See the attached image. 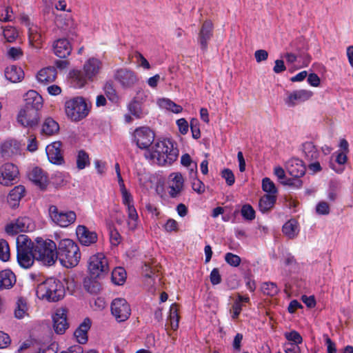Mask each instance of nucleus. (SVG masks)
Listing matches in <instances>:
<instances>
[{"mask_svg": "<svg viewBox=\"0 0 353 353\" xmlns=\"http://www.w3.org/2000/svg\"><path fill=\"white\" fill-rule=\"evenodd\" d=\"M10 257V247L5 239H0V259L3 261H8Z\"/></svg>", "mask_w": 353, "mask_h": 353, "instance_id": "43", "label": "nucleus"}, {"mask_svg": "<svg viewBox=\"0 0 353 353\" xmlns=\"http://www.w3.org/2000/svg\"><path fill=\"white\" fill-rule=\"evenodd\" d=\"M316 212L319 214H328L330 212V207L325 201L319 202L316 208Z\"/></svg>", "mask_w": 353, "mask_h": 353, "instance_id": "62", "label": "nucleus"}, {"mask_svg": "<svg viewBox=\"0 0 353 353\" xmlns=\"http://www.w3.org/2000/svg\"><path fill=\"white\" fill-rule=\"evenodd\" d=\"M241 213L243 217L246 220L252 221L255 218V211L249 204L243 205Z\"/></svg>", "mask_w": 353, "mask_h": 353, "instance_id": "49", "label": "nucleus"}, {"mask_svg": "<svg viewBox=\"0 0 353 353\" xmlns=\"http://www.w3.org/2000/svg\"><path fill=\"white\" fill-rule=\"evenodd\" d=\"M130 113L136 118L140 119L143 117V113L141 110V105L137 101H132L128 105Z\"/></svg>", "mask_w": 353, "mask_h": 353, "instance_id": "45", "label": "nucleus"}, {"mask_svg": "<svg viewBox=\"0 0 353 353\" xmlns=\"http://www.w3.org/2000/svg\"><path fill=\"white\" fill-rule=\"evenodd\" d=\"M114 78L125 88L132 87L139 80L136 73L127 68H120L116 70Z\"/></svg>", "mask_w": 353, "mask_h": 353, "instance_id": "11", "label": "nucleus"}, {"mask_svg": "<svg viewBox=\"0 0 353 353\" xmlns=\"http://www.w3.org/2000/svg\"><path fill=\"white\" fill-rule=\"evenodd\" d=\"M134 141L141 150L148 149L154 140V133L148 127H140L133 132Z\"/></svg>", "mask_w": 353, "mask_h": 353, "instance_id": "8", "label": "nucleus"}, {"mask_svg": "<svg viewBox=\"0 0 353 353\" xmlns=\"http://www.w3.org/2000/svg\"><path fill=\"white\" fill-rule=\"evenodd\" d=\"M221 176L225 179L226 183L231 186L234 183L235 177L232 171L228 168H225L221 172Z\"/></svg>", "mask_w": 353, "mask_h": 353, "instance_id": "54", "label": "nucleus"}, {"mask_svg": "<svg viewBox=\"0 0 353 353\" xmlns=\"http://www.w3.org/2000/svg\"><path fill=\"white\" fill-rule=\"evenodd\" d=\"M57 70L54 66H49L41 69L37 74V79L45 84L52 83L57 79Z\"/></svg>", "mask_w": 353, "mask_h": 353, "instance_id": "27", "label": "nucleus"}, {"mask_svg": "<svg viewBox=\"0 0 353 353\" xmlns=\"http://www.w3.org/2000/svg\"><path fill=\"white\" fill-rule=\"evenodd\" d=\"M338 184L336 182L331 181L329 185L328 199L334 201L337 198Z\"/></svg>", "mask_w": 353, "mask_h": 353, "instance_id": "61", "label": "nucleus"}, {"mask_svg": "<svg viewBox=\"0 0 353 353\" xmlns=\"http://www.w3.org/2000/svg\"><path fill=\"white\" fill-rule=\"evenodd\" d=\"M110 239L112 245L117 246L118 245L121 240V236L114 228H110Z\"/></svg>", "mask_w": 353, "mask_h": 353, "instance_id": "59", "label": "nucleus"}, {"mask_svg": "<svg viewBox=\"0 0 353 353\" xmlns=\"http://www.w3.org/2000/svg\"><path fill=\"white\" fill-rule=\"evenodd\" d=\"M83 287L91 294H97L101 290V284L92 277L84 279Z\"/></svg>", "mask_w": 353, "mask_h": 353, "instance_id": "33", "label": "nucleus"}, {"mask_svg": "<svg viewBox=\"0 0 353 353\" xmlns=\"http://www.w3.org/2000/svg\"><path fill=\"white\" fill-rule=\"evenodd\" d=\"M29 179L41 190L46 189L48 185V177L39 168H34L28 174Z\"/></svg>", "mask_w": 353, "mask_h": 353, "instance_id": "22", "label": "nucleus"}, {"mask_svg": "<svg viewBox=\"0 0 353 353\" xmlns=\"http://www.w3.org/2000/svg\"><path fill=\"white\" fill-rule=\"evenodd\" d=\"M161 106L172 111L174 113H179L183 110L181 105L176 104L170 99H163L161 101Z\"/></svg>", "mask_w": 353, "mask_h": 353, "instance_id": "46", "label": "nucleus"}, {"mask_svg": "<svg viewBox=\"0 0 353 353\" xmlns=\"http://www.w3.org/2000/svg\"><path fill=\"white\" fill-rule=\"evenodd\" d=\"M22 55L23 51L21 48L11 47L8 49V56L14 60L20 59Z\"/></svg>", "mask_w": 353, "mask_h": 353, "instance_id": "60", "label": "nucleus"}, {"mask_svg": "<svg viewBox=\"0 0 353 353\" xmlns=\"http://www.w3.org/2000/svg\"><path fill=\"white\" fill-rule=\"evenodd\" d=\"M212 36V23L210 21H205L200 30L199 41L203 50L208 48V41Z\"/></svg>", "mask_w": 353, "mask_h": 353, "instance_id": "25", "label": "nucleus"}, {"mask_svg": "<svg viewBox=\"0 0 353 353\" xmlns=\"http://www.w3.org/2000/svg\"><path fill=\"white\" fill-rule=\"evenodd\" d=\"M287 170L291 176L300 178L305 174L306 168L301 160L293 159L288 162Z\"/></svg>", "mask_w": 353, "mask_h": 353, "instance_id": "24", "label": "nucleus"}, {"mask_svg": "<svg viewBox=\"0 0 353 353\" xmlns=\"http://www.w3.org/2000/svg\"><path fill=\"white\" fill-rule=\"evenodd\" d=\"M16 283V276L10 270L0 272V290L11 288Z\"/></svg>", "mask_w": 353, "mask_h": 353, "instance_id": "28", "label": "nucleus"}, {"mask_svg": "<svg viewBox=\"0 0 353 353\" xmlns=\"http://www.w3.org/2000/svg\"><path fill=\"white\" fill-rule=\"evenodd\" d=\"M90 164L88 154L84 150H80L77 155V167L79 170H83L86 165Z\"/></svg>", "mask_w": 353, "mask_h": 353, "instance_id": "42", "label": "nucleus"}, {"mask_svg": "<svg viewBox=\"0 0 353 353\" xmlns=\"http://www.w3.org/2000/svg\"><path fill=\"white\" fill-rule=\"evenodd\" d=\"M62 143L55 141L46 147V154L49 161L57 165L64 163V159L62 153Z\"/></svg>", "mask_w": 353, "mask_h": 353, "instance_id": "14", "label": "nucleus"}, {"mask_svg": "<svg viewBox=\"0 0 353 353\" xmlns=\"http://www.w3.org/2000/svg\"><path fill=\"white\" fill-rule=\"evenodd\" d=\"M49 214L51 219L61 227H67L76 219V214L74 212H59L57 207L55 205L50 206Z\"/></svg>", "mask_w": 353, "mask_h": 353, "instance_id": "10", "label": "nucleus"}, {"mask_svg": "<svg viewBox=\"0 0 353 353\" xmlns=\"http://www.w3.org/2000/svg\"><path fill=\"white\" fill-rule=\"evenodd\" d=\"M25 102L26 103L23 108L34 109L38 112L43 106L42 97L34 90H29L26 93Z\"/></svg>", "mask_w": 353, "mask_h": 353, "instance_id": "20", "label": "nucleus"}, {"mask_svg": "<svg viewBox=\"0 0 353 353\" xmlns=\"http://www.w3.org/2000/svg\"><path fill=\"white\" fill-rule=\"evenodd\" d=\"M262 189L270 195H276L278 192L274 182L268 177L262 180Z\"/></svg>", "mask_w": 353, "mask_h": 353, "instance_id": "41", "label": "nucleus"}, {"mask_svg": "<svg viewBox=\"0 0 353 353\" xmlns=\"http://www.w3.org/2000/svg\"><path fill=\"white\" fill-rule=\"evenodd\" d=\"M3 34L6 41L12 43L18 37V32L13 27H7L3 30Z\"/></svg>", "mask_w": 353, "mask_h": 353, "instance_id": "50", "label": "nucleus"}, {"mask_svg": "<svg viewBox=\"0 0 353 353\" xmlns=\"http://www.w3.org/2000/svg\"><path fill=\"white\" fill-rule=\"evenodd\" d=\"M176 124L179 127V132L182 134H185L188 132L189 125L188 121L185 119L181 118L178 119L176 121Z\"/></svg>", "mask_w": 353, "mask_h": 353, "instance_id": "64", "label": "nucleus"}, {"mask_svg": "<svg viewBox=\"0 0 353 353\" xmlns=\"http://www.w3.org/2000/svg\"><path fill=\"white\" fill-rule=\"evenodd\" d=\"M39 112L34 109L22 108L18 114V121L26 127L37 125L39 121Z\"/></svg>", "mask_w": 353, "mask_h": 353, "instance_id": "13", "label": "nucleus"}, {"mask_svg": "<svg viewBox=\"0 0 353 353\" xmlns=\"http://www.w3.org/2000/svg\"><path fill=\"white\" fill-rule=\"evenodd\" d=\"M53 51L56 56L59 58H66L72 51V46L69 41L66 39H59L54 41Z\"/></svg>", "mask_w": 353, "mask_h": 353, "instance_id": "19", "label": "nucleus"}, {"mask_svg": "<svg viewBox=\"0 0 353 353\" xmlns=\"http://www.w3.org/2000/svg\"><path fill=\"white\" fill-rule=\"evenodd\" d=\"M26 192V189L23 185H19L15 186L12 190H10L8 196V201L14 207L17 205L18 202L23 197Z\"/></svg>", "mask_w": 353, "mask_h": 353, "instance_id": "32", "label": "nucleus"}, {"mask_svg": "<svg viewBox=\"0 0 353 353\" xmlns=\"http://www.w3.org/2000/svg\"><path fill=\"white\" fill-rule=\"evenodd\" d=\"M284 336L287 340L293 342V345L297 346L303 341V339L301 334L295 330L291 331L290 332H285Z\"/></svg>", "mask_w": 353, "mask_h": 353, "instance_id": "48", "label": "nucleus"}, {"mask_svg": "<svg viewBox=\"0 0 353 353\" xmlns=\"http://www.w3.org/2000/svg\"><path fill=\"white\" fill-rule=\"evenodd\" d=\"M303 151L305 157L309 161L316 159L319 157L318 150L314 143L311 141L305 142L303 144Z\"/></svg>", "mask_w": 353, "mask_h": 353, "instance_id": "37", "label": "nucleus"}, {"mask_svg": "<svg viewBox=\"0 0 353 353\" xmlns=\"http://www.w3.org/2000/svg\"><path fill=\"white\" fill-rule=\"evenodd\" d=\"M31 220L26 216L20 217L14 222H12L6 226V232L10 235H14L19 232L28 230L30 228Z\"/></svg>", "mask_w": 353, "mask_h": 353, "instance_id": "15", "label": "nucleus"}, {"mask_svg": "<svg viewBox=\"0 0 353 353\" xmlns=\"http://www.w3.org/2000/svg\"><path fill=\"white\" fill-rule=\"evenodd\" d=\"M18 168L12 163H5L0 169V183L5 186L12 185L19 175Z\"/></svg>", "mask_w": 353, "mask_h": 353, "instance_id": "12", "label": "nucleus"}, {"mask_svg": "<svg viewBox=\"0 0 353 353\" xmlns=\"http://www.w3.org/2000/svg\"><path fill=\"white\" fill-rule=\"evenodd\" d=\"M20 152V144L14 139L6 141L1 146V153L3 158L8 159Z\"/></svg>", "mask_w": 353, "mask_h": 353, "instance_id": "21", "label": "nucleus"}, {"mask_svg": "<svg viewBox=\"0 0 353 353\" xmlns=\"http://www.w3.org/2000/svg\"><path fill=\"white\" fill-rule=\"evenodd\" d=\"M210 278L212 285H217L221 282V276L218 268H214L212 270Z\"/></svg>", "mask_w": 353, "mask_h": 353, "instance_id": "63", "label": "nucleus"}, {"mask_svg": "<svg viewBox=\"0 0 353 353\" xmlns=\"http://www.w3.org/2000/svg\"><path fill=\"white\" fill-rule=\"evenodd\" d=\"M312 96V92L309 90H301L294 91L290 94L286 100V103L290 106H294L297 103L308 100Z\"/></svg>", "mask_w": 353, "mask_h": 353, "instance_id": "26", "label": "nucleus"}, {"mask_svg": "<svg viewBox=\"0 0 353 353\" xmlns=\"http://www.w3.org/2000/svg\"><path fill=\"white\" fill-rule=\"evenodd\" d=\"M281 183L284 185H288L293 188H299L302 186L303 182L299 178H286L284 181H281Z\"/></svg>", "mask_w": 353, "mask_h": 353, "instance_id": "55", "label": "nucleus"}, {"mask_svg": "<svg viewBox=\"0 0 353 353\" xmlns=\"http://www.w3.org/2000/svg\"><path fill=\"white\" fill-rule=\"evenodd\" d=\"M171 145H173V143L170 140L157 142L154 146L152 147L150 154L151 159L157 158L159 163H161V160L170 150Z\"/></svg>", "mask_w": 353, "mask_h": 353, "instance_id": "18", "label": "nucleus"}, {"mask_svg": "<svg viewBox=\"0 0 353 353\" xmlns=\"http://www.w3.org/2000/svg\"><path fill=\"white\" fill-rule=\"evenodd\" d=\"M91 321L89 318L84 319L74 332V336L79 344H85L88 342V332L91 327Z\"/></svg>", "mask_w": 353, "mask_h": 353, "instance_id": "23", "label": "nucleus"}, {"mask_svg": "<svg viewBox=\"0 0 353 353\" xmlns=\"http://www.w3.org/2000/svg\"><path fill=\"white\" fill-rule=\"evenodd\" d=\"M14 314V317L18 319H21L26 315H28V305L26 301L23 298H18L16 302Z\"/></svg>", "mask_w": 353, "mask_h": 353, "instance_id": "34", "label": "nucleus"}, {"mask_svg": "<svg viewBox=\"0 0 353 353\" xmlns=\"http://www.w3.org/2000/svg\"><path fill=\"white\" fill-rule=\"evenodd\" d=\"M179 156V150L177 148H174L173 145H170V150L165 156V157L162 159V161L165 163H168L169 165H171L174 161H175Z\"/></svg>", "mask_w": 353, "mask_h": 353, "instance_id": "47", "label": "nucleus"}, {"mask_svg": "<svg viewBox=\"0 0 353 353\" xmlns=\"http://www.w3.org/2000/svg\"><path fill=\"white\" fill-rule=\"evenodd\" d=\"M56 255V261L59 259L61 264L67 268L77 266L81 259L79 246L69 239L59 241Z\"/></svg>", "mask_w": 353, "mask_h": 353, "instance_id": "1", "label": "nucleus"}, {"mask_svg": "<svg viewBox=\"0 0 353 353\" xmlns=\"http://www.w3.org/2000/svg\"><path fill=\"white\" fill-rule=\"evenodd\" d=\"M112 281L118 285H123L126 279V272L122 267L115 268L111 274Z\"/></svg>", "mask_w": 353, "mask_h": 353, "instance_id": "35", "label": "nucleus"}, {"mask_svg": "<svg viewBox=\"0 0 353 353\" xmlns=\"http://www.w3.org/2000/svg\"><path fill=\"white\" fill-rule=\"evenodd\" d=\"M276 201V195L264 194L259 200V210L265 213L269 212L274 205Z\"/></svg>", "mask_w": 353, "mask_h": 353, "instance_id": "30", "label": "nucleus"}, {"mask_svg": "<svg viewBox=\"0 0 353 353\" xmlns=\"http://www.w3.org/2000/svg\"><path fill=\"white\" fill-rule=\"evenodd\" d=\"M281 183L284 185H288L293 188H299L302 186L303 182L299 178H286L284 181H281Z\"/></svg>", "mask_w": 353, "mask_h": 353, "instance_id": "56", "label": "nucleus"}, {"mask_svg": "<svg viewBox=\"0 0 353 353\" xmlns=\"http://www.w3.org/2000/svg\"><path fill=\"white\" fill-rule=\"evenodd\" d=\"M80 243L85 246H89L97 241V234L94 232L90 231L84 225H79L76 231Z\"/></svg>", "mask_w": 353, "mask_h": 353, "instance_id": "17", "label": "nucleus"}, {"mask_svg": "<svg viewBox=\"0 0 353 353\" xmlns=\"http://www.w3.org/2000/svg\"><path fill=\"white\" fill-rule=\"evenodd\" d=\"M296 54H297L298 58L302 59V65L303 67H307L311 61V57L307 52V50H303V49L297 48Z\"/></svg>", "mask_w": 353, "mask_h": 353, "instance_id": "52", "label": "nucleus"}, {"mask_svg": "<svg viewBox=\"0 0 353 353\" xmlns=\"http://www.w3.org/2000/svg\"><path fill=\"white\" fill-rule=\"evenodd\" d=\"M262 290L264 294L269 296H274L278 292L279 289L276 285L274 283H265L262 286Z\"/></svg>", "mask_w": 353, "mask_h": 353, "instance_id": "51", "label": "nucleus"}, {"mask_svg": "<svg viewBox=\"0 0 353 353\" xmlns=\"http://www.w3.org/2000/svg\"><path fill=\"white\" fill-rule=\"evenodd\" d=\"M6 78L12 83L21 81L24 78L23 70L16 65L7 67L5 70Z\"/></svg>", "mask_w": 353, "mask_h": 353, "instance_id": "29", "label": "nucleus"}, {"mask_svg": "<svg viewBox=\"0 0 353 353\" xmlns=\"http://www.w3.org/2000/svg\"><path fill=\"white\" fill-rule=\"evenodd\" d=\"M111 312L118 322H123L130 317L131 309L125 299L117 298L111 303Z\"/></svg>", "mask_w": 353, "mask_h": 353, "instance_id": "9", "label": "nucleus"}, {"mask_svg": "<svg viewBox=\"0 0 353 353\" xmlns=\"http://www.w3.org/2000/svg\"><path fill=\"white\" fill-rule=\"evenodd\" d=\"M102 66L101 62L95 58L89 59L83 65V72L80 70L72 72V78L77 81L79 86L85 85L86 80H92L100 71Z\"/></svg>", "mask_w": 353, "mask_h": 353, "instance_id": "5", "label": "nucleus"}, {"mask_svg": "<svg viewBox=\"0 0 353 353\" xmlns=\"http://www.w3.org/2000/svg\"><path fill=\"white\" fill-rule=\"evenodd\" d=\"M67 116L74 121H78L85 118L89 112L88 105L83 97H76L67 101L65 104Z\"/></svg>", "mask_w": 353, "mask_h": 353, "instance_id": "6", "label": "nucleus"}, {"mask_svg": "<svg viewBox=\"0 0 353 353\" xmlns=\"http://www.w3.org/2000/svg\"><path fill=\"white\" fill-rule=\"evenodd\" d=\"M59 131V125L52 118L46 119L43 123L41 133L47 136H51L58 133Z\"/></svg>", "mask_w": 353, "mask_h": 353, "instance_id": "31", "label": "nucleus"}, {"mask_svg": "<svg viewBox=\"0 0 353 353\" xmlns=\"http://www.w3.org/2000/svg\"><path fill=\"white\" fill-rule=\"evenodd\" d=\"M56 243L50 240H44L41 237L36 238L34 242V251L36 260L41 261L44 265H52L56 262Z\"/></svg>", "mask_w": 353, "mask_h": 353, "instance_id": "4", "label": "nucleus"}, {"mask_svg": "<svg viewBox=\"0 0 353 353\" xmlns=\"http://www.w3.org/2000/svg\"><path fill=\"white\" fill-rule=\"evenodd\" d=\"M127 207L128 212V218L130 219V221H128V225L131 230H134L137 226L135 222L138 219V214L133 204L127 205Z\"/></svg>", "mask_w": 353, "mask_h": 353, "instance_id": "44", "label": "nucleus"}, {"mask_svg": "<svg viewBox=\"0 0 353 353\" xmlns=\"http://www.w3.org/2000/svg\"><path fill=\"white\" fill-rule=\"evenodd\" d=\"M69 324L67 321V310L59 308L53 316V327L58 334H63L68 328Z\"/></svg>", "mask_w": 353, "mask_h": 353, "instance_id": "16", "label": "nucleus"}, {"mask_svg": "<svg viewBox=\"0 0 353 353\" xmlns=\"http://www.w3.org/2000/svg\"><path fill=\"white\" fill-rule=\"evenodd\" d=\"M104 92L108 99L112 102L117 103L119 101V96L112 81H107L104 85Z\"/></svg>", "mask_w": 353, "mask_h": 353, "instance_id": "38", "label": "nucleus"}, {"mask_svg": "<svg viewBox=\"0 0 353 353\" xmlns=\"http://www.w3.org/2000/svg\"><path fill=\"white\" fill-rule=\"evenodd\" d=\"M169 318L172 329L174 330H176L179 326V316L178 314L177 305L176 303L172 304L170 307Z\"/></svg>", "mask_w": 353, "mask_h": 353, "instance_id": "39", "label": "nucleus"}, {"mask_svg": "<svg viewBox=\"0 0 353 353\" xmlns=\"http://www.w3.org/2000/svg\"><path fill=\"white\" fill-rule=\"evenodd\" d=\"M192 188L196 192L200 194H203L205 189L204 183L197 177L192 179Z\"/></svg>", "mask_w": 353, "mask_h": 353, "instance_id": "58", "label": "nucleus"}, {"mask_svg": "<svg viewBox=\"0 0 353 353\" xmlns=\"http://www.w3.org/2000/svg\"><path fill=\"white\" fill-rule=\"evenodd\" d=\"M108 270V261L103 253H98L90 257L88 271L91 277L100 279L105 275Z\"/></svg>", "mask_w": 353, "mask_h": 353, "instance_id": "7", "label": "nucleus"}, {"mask_svg": "<svg viewBox=\"0 0 353 353\" xmlns=\"http://www.w3.org/2000/svg\"><path fill=\"white\" fill-rule=\"evenodd\" d=\"M36 294L40 299L57 302L64 297L65 288L59 280L51 277L37 285Z\"/></svg>", "mask_w": 353, "mask_h": 353, "instance_id": "2", "label": "nucleus"}, {"mask_svg": "<svg viewBox=\"0 0 353 353\" xmlns=\"http://www.w3.org/2000/svg\"><path fill=\"white\" fill-rule=\"evenodd\" d=\"M283 232L290 239H293L298 234L297 222L294 219H290L283 226Z\"/></svg>", "mask_w": 353, "mask_h": 353, "instance_id": "36", "label": "nucleus"}, {"mask_svg": "<svg viewBox=\"0 0 353 353\" xmlns=\"http://www.w3.org/2000/svg\"><path fill=\"white\" fill-rule=\"evenodd\" d=\"M225 261L232 266L237 267L241 263V258L232 253L228 252L225 256Z\"/></svg>", "mask_w": 353, "mask_h": 353, "instance_id": "57", "label": "nucleus"}, {"mask_svg": "<svg viewBox=\"0 0 353 353\" xmlns=\"http://www.w3.org/2000/svg\"><path fill=\"white\" fill-rule=\"evenodd\" d=\"M154 263L153 259H151L150 261L144 262L142 271L145 277L152 278V275L154 274L156 271H159L158 267L157 265H154Z\"/></svg>", "mask_w": 353, "mask_h": 353, "instance_id": "40", "label": "nucleus"}, {"mask_svg": "<svg viewBox=\"0 0 353 353\" xmlns=\"http://www.w3.org/2000/svg\"><path fill=\"white\" fill-rule=\"evenodd\" d=\"M190 129L192 134V137L195 139H198L201 137V131L199 129V122L196 119H192L190 121Z\"/></svg>", "mask_w": 353, "mask_h": 353, "instance_id": "53", "label": "nucleus"}, {"mask_svg": "<svg viewBox=\"0 0 353 353\" xmlns=\"http://www.w3.org/2000/svg\"><path fill=\"white\" fill-rule=\"evenodd\" d=\"M17 259L19 264L23 268H30L36 259L34 251V242L26 234H19L17 237Z\"/></svg>", "mask_w": 353, "mask_h": 353, "instance_id": "3", "label": "nucleus"}]
</instances>
